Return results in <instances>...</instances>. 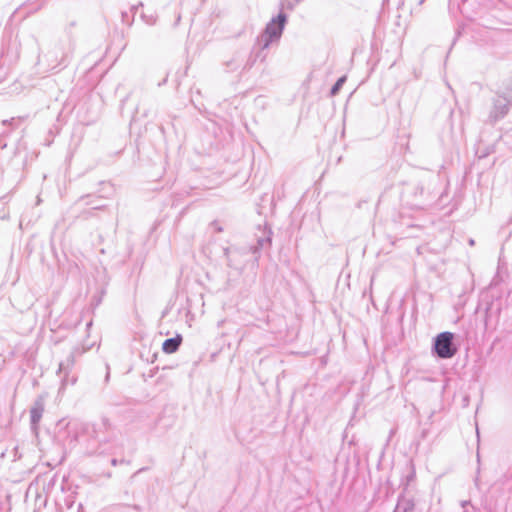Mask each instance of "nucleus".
Returning <instances> with one entry per match:
<instances>
[{
	"label": "nucleus",
	"mask_w": 512,
	"mask_h": 512,
	"mask_svg": "<svg viewBox=\"0 0 512 512\" xmlns=\"http://www.w3.org/2000/svg\"><path fill=\"white\" fill-rule=\"evenodd\" d=\"M103 206H96L94 209H100L102 208Z\"/></svg>",
	"instance_id": "21"
},
{
	"label": "nucleus",
	"mask_w": 512,
	"mask_h": 512,
	"mask_svg": "<svg viewBox=\"0 0 512 512\" xmlns=\"http://www.w3.org/2000/svg\"><path fill=\"white\" fill-rule=\"evenodd\" d=\"M6 147V143L3 142V140L0 138V148Z\"/></svg>",
	"instance_id": "18"
},
{
	"label": "nucleus",
	"mask_w": 512,
	"mask_h": 512,
	"mask_svg": "<svg viewBox=\"0 0 512 512\" xmlns=\"http://www.w3.org/2000/svg\"><path fill=\"white\" fill-rule=\"evenodd\" d=\"M454 334L451 332H442L434 339L433 351L442 359H449L457 353V347L453 343Z\"/></svg>",
	"instance_id": "4"
},
{
	"label": "nucleus",
	"mask_w": 512,
	"mask_h": 512,
	"mask_svg": "<svg viewBox=\"0 0 512 512\" xmlns=\"http://www.w3.org/2000/svg\"><path fill=\"white\" fill-rule=\"evenodd\" d=\"M48 55L51 58H54L51 60V64L53 65V68H56L67 62L70 56V51L64 50L61 46H55L51 51H49Z\"/></svg>",
	"instance_id": "8"
},
{
	"label": "nucleus",
	"mask_w": 512,
	"mask_h": 512,
	"mask_svg": "<svg viewBox=\"0 0 512 512\" xmlns=\"http://www.w3.org/2000/svg\"><path fill=\"white\" fill-rule=\"evenodd\" d=\"M44 412V402L39 399L34 402L33 406L30 409V423L31 429L36 432L38 429L39 422L42 418Z\"/></svg>",
	"instance_id": "7"
},
{
	"label": "nucleus",
	"mask_w": 512,
	"mask_h": 512,
	"mask_svg": "<svg viewBox=\"0 0 512 512\" xmlns=\"http://www.w3.org/2000/svg\"><path fill=\"white\" fill-rule=\"evenodd\" d=\"M211 227L213 228V230L217 233H220L223 231L222 227L220 226V224L217 222V221H214L211 223Z\"/></svg>",
	"instance_id": "17"
},
{
	"label": "nucleus",
	"mask_w": 512,
	"mask_h": 512,
	"mask_svg": "<svg viewBox=\"0 0 512 512\" xmlns=\"http://www.w3.org/2000/svg\"><path fill=\"white\" fill-rule=\"evenodd\" d=\"M346 79H347L346 76H342L336 81V83L333 85V87L331 88V91H330V95L332 97H334L338 94V92L340 91V89L342 88L344 83L346 82Z\"/></svg>",
	"instance_id": "13"
},
{
	"label": "nucleus",
	"mask_w": 512,
	"mask_h": 512,
	"mask_svg": "<svg viewBox=\"0 0 512 512\" xmlns=\"http://www.w3.org/2000/svg\"><path fill=\"white\" fill-rule=\"evenodd\" d=\"M224 255L226 257L227 266L238 272H241L245 267L244 253L239 249L224 248Z\"/></svg>",
	"instance_id": "6"
},
{
	"label": "nucleus",
	"mask_w": 512,
	"mask_h": 512,
	"mask_svg": "<svg viewBox=\"0 0 512 512\" xmlns=\"http://www.w3.org/2000/svg\"><path fill=\"white\" fill-rule=\"evenodd\" d=\"M469 504H470V503H469V501H463V502L461 503L462 507H464V508H465L467 505H469Z\"/></svg>",
	"instance_id": "19"
},
{
	"label": "nucleus",
	"mask_w": 512,
	"mask_h": 512,
	"mask_svg": "<svg viewBox=\"0 0 512 512\" xmlns=\"http://www.w3.org/2000/svg\"><path fill=\"white\" fill-rule=\"evenodd\" d=\"M303 0H281L282 9L293 10Z\"/></svg>",
	"instance_id": "14"
},
{
	"label": "nucleus",
	"mask_w": 512,
	"mask_h": 512,
	"mask_svg": "<svg viewBox=\"0 0 512 512\" xmlns=\"http://www.w3.org/2000/svg\"><path fill=\"white\" fill-rule=\"evenodd\" d=\"M141 18L147 25H150V26L154 25L157 21V15L155 13H150V14L142 13Z\"/></svg>",
	"instance_id": "15"
},
{
	"label": "nucleus",
	"mask_w": 512,
	"mask_h": 512,
	"mask_svg": "<svg viewBox=\"0 0 512 512\" xmlns=\"http://www.w3.org/2000/svg\"><path fill=\"white\" fill-rule=\"evenodd\" d=\"M242 59L239 53H236L232 56L231 60L225 62V66L228 71H236L241 67Z\"/></svg>",
	"instance_id": "10"
},
{
	"label": "nucleus",
	"mask_w": 512,
	"mask_h": 512,
	"mask_svg": "<svg viewBox=\"0 0 512 512\" xmlns=\"http://www.w3.org/2000/svg\"><path fill=\"white\" fill-rule=\"evenodd\" d=\"M512 101L505 95H496L492 100L488 118L486 120L489 124H495L503 119L509 112Z\"/></svg>",
	"instance_id": "5"
},
{
	"label": "nucleus",
	"mask_w": 512,
	"mask_h": 512,
	"mask_svg": "<svg viewBox=\"0 0 512 512\" xmlns=\"http://www.w3.org/2000/svg\"><path fill=\"white\" fill-rule=\"evenodd\" d=\"M83 353L78 347L74 348L71 353L59 363L56 374L59 378L58 393L63 394L69 386H74L79 377V369L76 366V359Z\"/></svg>",
	"instance_id": "1"
},
{
	"label": "nucleus",
	"mask_w": 512,
	"mask_h": 512,
	"mask_svg": "<svg viewBox=\"0 0 512 512\" xmlns=\"http://www.w3.org/2000/svg\"><path fill=\"white\" fill-rule=\"evenodd\" d=\"M86 426L77 420L61 419L55 427V438L63 446L73 447L78 440L80 431Z\"/></svg>",
	"instance_id": "2"
},
{
	"label": "nucleus",
	"mask_w": 512,
	"mask_h": 512,
	"mask_svg": "<svg viewBox=\"0 0 512 512\" xmlns=\"http://www.w3.org/2000/svg\"><path fill=\"white\" fill-rule=\"evenodd\" d=\"M397 512H414V503L411 500L403 499L399 501L397 507Z\"/></svg>",
	"instance_id": "11"
},
{
	"label": "nucleus",
	"mask_w": 512,
	"mask_h": 512,
	"mask_svg": "<svg viewBox=\"0 0 512 512\" xmlns=\"http://www.w3.org/2000/svg\"><path fill=\"white\" fill-rule=\"evenodd\" d=\"M271 234L270 230L263 231V236L258 239V246L260 248H265L270 246L271 244Z\"/></svg>",
	"instance_id": "12"
},
{
	"label": "nucleus",
	"mask_w": 512,
	"mask_h": 512,
	"mask_svg": "<svg viewBox=\"0 0 512 512\" xmlns=\"http://www.w3.org/2000/svg\"><path fill=\"white\" fill-rule=\"evenodd\" d=\"M111 464H112L113 466H116V465L118 464V461H117L116 459H112V460H111Z\"/></svg>",
	"instance_id": "20"
},
{
	"label": "nucleus",
	"mask_w": 512,
	"mask_h": 512,
	"mask_svg": "<svg viewBox=\"0 0 512 512\" xmlns=\"http://www.w3.org/2000/svg\"><path fill=\"white\" fill-rule=\"evenodd\" d=\"M257 57H258V55H255V56L251 55L249 57V59L247 60V62L245 63V65L243 66V69L249 70L255 63Z\"/></svg>",
	"instance_id": "16"
},
{
	"label": "nucleus",
	"mask_w": 512,
	"mask_h": 512,
	"mask_svg": "<svg viewBox=\"0 0 512 512\" xmlns=\"http://www.w3.org/2000/svg\"><path fill=\"white\" fill-rule=\"evenodd\" d=\"M286 22L287 16L284 13H279L277 17L271 19L264 31L257 38L256 45L260 51L269 48L271 44L279 41Z\"/></svg>",
	"instance_id": "3"
},
{
	"label": "nucleus",
	"mask_w": 512,
	"mask_h": 512,
	"mask_svg": "<svg viewBox=\"0 0 512 512\" xmlns=\"http://www.w3.org/2000/svg\"><path fill=\"white\" fill-rule=\"evenodd\" d=\"M180 344H181V338L180 337L169 338V339H166L164 341L162 349L166 353H174L175 351H177V349L179 348Z\"/></svg>",
	"instance_id": "9"
}]
</instances>
